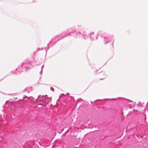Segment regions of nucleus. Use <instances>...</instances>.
Returning <instances> with one entry per match:
<instances>
[{"instance_id":"nucleus-1","label":"nucleus","mask_w":148,"mask_h":148,"mask_svg":"<svg viewBox=\"0 0 148 148\" xmlns=\"http://www.w3.org/2000/svg\"><path fill=\"white\" fill-rule=\"evenodd\" d=\"M69 35L71 36L79 37L83 38L85 39L86 38V32H84V31H81L79 32H77L74 31L73 32H72L70 33Z\"/></svg>"},{"instance_id":"nucleus-2","label":"nucleus","mask_w":148,"mask_h":148,"mask_svg":"<svg viewBox=\"0 0 148 148\" xmlns=\"http://www.w3.org/2000/svg\"><path fill=\"white\" fill-rule=\"evenodd\" d=\"M104 38L105 44L110 42L112 39V36L109 35H107L104 36Z\"/></svg>"},{"instance_id":"nucleus-3","label":"nucleus","mask_w":148,"mask_h":148,"mask_svg":"<svg viewBox=\"0 0 148 148\" xmlns=\"http://www.w3.org/2000/svg\"><path fill=\"white\" fill-rule=\"evenodd\" d=\"M94 33L93 32H91L89 36L90 38L92 39V40H94L95 38L96 39H97V37H94Z\"/></svg>"},{"instance_id":"nucleus-4","label":"nucleus","mask_w":148,"mask_h":148,"mask_svg":"<svg viewBox=\"0 0 148 148\" xmlns=\"http://www.w3.org/2000/svg\"><path fill=\"white\" fill-rule=\"evenodd\" d=\"M38 101L39 102H42L43 103H46L47 101V102H48V101L46 100H45V99H43V100H41V99H40L39 100H38Z\"/></svg>"},{"instance_id":"nucleus-5","label":"nucleus","mask_w":148,"mask_h":148,"mask_svg":"<svg viewBox=\"0 0 148 148\" xmlns=\"http://www.w3.org/2000/svg\"><path fill=\"white\" fill-rule=\"evenodd\" d=\"M64 94H62L60 96V98L64 97Z\"/></svg>"},{"instance_id":"nucleus-6","label":"nucleus","mask_w":148,"mask_h":148,"mask_svg":"<svg viewBox=\"0 0 148 148\" xmlns=\"http://www.w3.org/2000/svg\"><path fill=\"white\" fill-rule=\"evenodd\" d=\"M50 89L53 91L54 92V88L52 87H51L50 88Z\"/></svg>"},{"instance_id":"nucleus-7","label":"nucleus","mask_w":148,"mask_h":148,"mask_svg":"<svg viewBox=\"0 0 148 148\" xmlns=\"http://www.w3.org/2000/svg\"><path fill=\"white\" fill-rule=\"evenodd\" d=\"M31 69V68L30 67H27L26 68V70H29V69Z\"/></svg>"},{"instance_id":"nucleus-8","label":"nucleus","mask_w":148,"mask_h":148,"mask_svg":"<svg viewBox=\"0 0 148 148\" xmlns=\"http://www.w3.org/2000/svg\"><path fill=\"white\" fill-rule=\"evenodd\" d=\"M45 98V99H47L48 98V97L47 95H46L44 97Z\"/></svg>"},{"instance_id":"nucleus-9","label":"nucleus","mask_w":148,"mask_h":148,"mask_svg":"<svg viewBox=\"0 0 148 148\" xmlns=\"http://www.w3.org/2000/svg\"><path fill=\"white\" fill-rule=\"evenodd\" d=\"M101 75H104V72H101Z\"/></svg>"},{"instance_id":"nucleus-10","label":"nucleus","mask_w":148,"mask_h":148,"mask_svg":"<svg viewBox=\"0 0 148 148\" xmlns=\"http://www.w3.org/2000/svg\"><path fill=\"white\" fill-rule=\"evenodd\" d=\"M44 67V65H43L41 67V69L43 70V68Z\"/></svg>"},{"instance_id":"nucleus-11","label":"nucleus","mask_w":148,"mask_h":148,"mask_svg":"<svg viewBox=\"0 0 148 148\" xmlns=\"http://www.w3.org/2000/svg\"><path fill=\"white\" fill-rule=\"evenodd\" d=\"M42 70L41 69V71H40V73L41 74H42Z\"/></svg>"},{"instance_id":"nucleus-12","label":"nucleus","mask_w":148,"mask_h":148,"mask_svg":"<svg viewBox=\"0 0 148 148\" xmlns=\"http://www.w3.org/2000/svg\"><path fill=\"white\" fill-rule=\"evenodd\" d=\"M38 104L39 105H42V106L43 105V104L41 103H40L39 104Z\"/></svg>"},{"instance_id":"nucleus-13","label":"nucleus","mask_w":148,"mask_h":148,"mask_svg":"<svg viewBox=\"0 0 148 148\" xmlns=\"http://www.w3.org/2000/svg\"><path fill=\"white\" fill-rule=\"evenodd\" d=\"M113 41H112V47L113 46Z\"/></svg>"},{"instance_id":"nucleus-14","label":"nucleus","mask_w":148,"mask_h":148,"mask_svg":"<svg viewBox=\"0 0 148 148\" xmlns=\"http://www.w3.org/2000/svg\"><path fill=\"white\" fill-rule=\"evenodd\" d=\"M53 41V40L52 39V40H51V42H52Z\"/></svg>"},{"instance_id":"nucleus-15","label":"nucleus","mask_w":148,"mask_h":148,"mask_svg":"<svg viewBox=\"0 0 148 148\" xmlns=\"http://www.w3.org/2000/svg\"><path fill=\"white\" fill-rule=\"evenodd\" d=\"M15 73L16 74H18V73H16V72H15Z\"/></svg>"},{"instance_id":"nucleus-16","label":"nucleus","mask_w":148,"mask_h":148,"mask_svg":"<svg viewBox=\"0 0 148 148\" xmlns=\"http://www.w3.org/2000/svg\"><path fill=\"white\" fill-rule=\"evenodd\" d=\"M23 65V64L21 65V67H22Z\"/></svg>"},{"instance_id":"nucleus-17","label":"nucleus","mask_w":148,"mask_h":148,"mask_svg":"<svg viewBox=\"0 0 148 148\" xmlns=\"http://www.w3.org/2000/svg\"><path fill=\"white\" fill-rule=\"evenodd\" d=\"M103 79V78L101 79V80H102V79Z\"/></svg>"},{"instance_id":"nucleus-18","label":"nucleus","mask_w":148,"mask_h":148,"mask_svg":"<svg viewBox=\"0 0 148 148\" xmlns=\"http://www.w3.org/2000/svg\"><path fill=\"white\" fill-rule=\"evenodd\" d=\"M39 97H38V98H37V99H38V98Z\"/></svg>"},{"instance_id":"nucleus-19","label":"nucleus","mask_w":148,"mask_h":148,"mask_svg":"<svg viewBox=\"0 0 148 148\" xmlns=\"http://www.w3.org/2000/svg\"><path fill=\"white\" fill-rule=\"evenodd\" d=\"M56 38H54L53 39H56Z\"/></svg>"}]
</instances>
